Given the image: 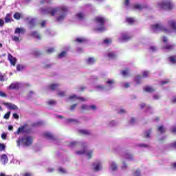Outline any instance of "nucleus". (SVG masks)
Instances as JSON below:
<instances>
[{
  "instance_id": "obj_1",
  "label": "nucleus",
  "mask_w": 176,
  "mask_h": 176,
  "mask_svg": "<svg viewBox=\"0 0 176 176\" xmlns=\"http://www.w3.org/2000/svg\"><path fill=\"white\" fill-rule=\"evenodd\" d=\"M69 12V8L65 6H62L58 8H48L47 9H41V14H51V16H54L56 13H60L56 17V21L59 23L64 21L65 17H67V13Z\"/></svg>"
},
{
  "instance_id": "obj_2",
  "label": "nucleus",
  "mask_w": 176,
  "mask_h": 176,
  "mask_svg": "<svg viewBox=\"0 0 176 176\" xmlns=\"http://www.w3.org/2000/svg\"><path fill=\"white\" fill-rule=\"evenodd\" d=\"M151 29L154 32H159V31H164V32H171L174 30L176 32V20L170 19L167 22V27L164 26L162 23H158L151 25Z\"/></svg>"
},
{
  "instance_id": "obj_3",
  "label": "nucleus",
  "mask_w": 176,
  "mask_h": 176,
  "mask_svg": "<svg viewBox=\"0 0 176 176\" xmlns=\"http://www.w3.org/2000/svg\"><path fill=\"white\" fill-rule=\"evenodd\" d=\"M158 10H173L175 9V4L170 0L158 1L156 5Z\"/></svg>"
},
{
  "instance_id": "obj_4",
  "label": "nucleus",
  "mask_w": 176,
  "mask_h": 176,
  "mask_svg": "<svg viewBox=\"0 0 176 176\" xmlns=\"http://www.w3.org/2000/svg\"><path fill=\"white\" fill-rule=\"evenodd\" d=\"M115 80L113 79H108L106 81V84L109 85L108 86H103L101 85H97L94 86V89L96 91H108L109 90H112L113 89V86L112 85H114Z\"/></svg>"
},
{
  "instance_id": "obj_5",
  "label": "nucleus",
  "mask_w": 176,
  "mask_h": 176,
  "mask_svg": "<svg viewBox=\"0 0 176 176\" xmlns=\"http://www.w3.org/2000/svg\"><path fill=\"white\" fill-rule=\"evenodd\" d=\"M82 149L76 151V153L80 156L82 155H86L87 159H91L93 157V150H87V143L82 144Z\"/></svg>"
},
{
  "instance_id": "obj_6",
  "label": "nucleus",
  "mask_w": 176,
  "mask_h": 176,
  "mask_svg": "<svg viewBox=\"0 0 176 176\" xmlns=\"http://www.w3.org/2000/svg\"><path fill=\"white\" fill-rule=\"evenodd\" d=\"M32 137L31 136H23L19 138L18 140H16V145L17 146H20V144H22L23 146H31L32 145Z\"/></svg>"
},
{
  "instance_id": "obj_7",
  "label": "nucleus",
  "mask_w": 176,
  "mask_h": 176,
  "mask_svg": "<svg viewBox=\"0 0 176 176\" xmlns=\"http://www.w3.org/2000/svg\"><path fill=\"white\" fill-rule=\"evenodd\" d=\"M95 21L96 22V31L99 32H102V31H105V28H104V23H105V18L102 16H96L95 18Z\"/></svg>"
},
{
  "instance_id": "obj_8",
  "label": "nucleus",
  "mask_w": 176,
  "mask_h": 176,
  "mask_svg": "<svg viewBox=\"0 0 176 176\" xmlns=\"http://www.w3.org/2000/svg\"><path fill=\"white\" fill-rule=\"evenodd\" d=\"M14 34H17L18 36L14 35L12 36V39L14 42L16 43H20V34H25V29L21 28H16L14 30Z\"/></svg>"
},
{
  "instance_id": "obj_9",
  "label": "nucleus",
  "mask_w": 176,
  "mask_h": 176,
  "mask_svg": "<svg viewBox=\"0 0 176 176\" xmlns=\"http://www.w3.org/2000/svg\"><path fill=\"white\" fill-rule=\"evenodd\" d=\"M43 137L44 138H46V140L51 141V142H54V140H56V137H54V135L49 131H45L43 133Z\"/></svg>"
},
{
  "instance_id": "obj_10",
  "label": "nucleus",
  "mask_w": 176,
  "mask_h": 176,
  "mask_svg": "<svg viewBox=\"0 0 176 176\" xmlns=\"http://www.w3.org/2000/svg\"><path fill=\"white\" fill-rule=\"evenodd\" d=\"M92 168L94 171H101L102 170V164L100 161H96L92 164Z\"/></svg>"
},
{
  "instance_id": "obj_11",
  "label": "nucleus",
  "mask_w": 176,
  "mask_h": 176,
  "mask_svg": "<svg viewBox=\"0 0 176 176\" xmlns=\"http://www.w3.org/2000/svg\"><path fill=\"white\" fill-rule=\"evenodd\" d=\"M131 38V36L129 33H122L118 41L119 42H127V41H130Z\"/></svg>"
},
{
  "instance_id": "obj_12",
  "label": "nucleus",
  "mask_w": 176,
  "mask_h": 176,
  "mask_svg": "<svg viewBox=\"0 0 176 176\" xmlns=\"http://www.w3.org/2000/svg\"><path fill=\"white\" fill-rule=\"evenodd\" d=\"M78 100L79 101H86V99L85 98H82L76 95H72L69 96L68 98L67 99V101H76Z\"/></svg>"
},
{
  "instance_id": "obj_13",
  "label": "nucleus",
  "mask_w": 176,
  "mask_h": 176,
  "mask_svg": "<svg viewBox=\"0 0 176 176\" xmlns=\"http://www.w3.org/2000/svg\"><path fill=\"white\" fill-rule=\"evenodd\" d=\"M96 105H91L89 106L87 104H82L81 106V109H83L84 111H90V109H92V111H94L96 109Z\"/></svg>"
},
{
  "instance_id": "obj_14",
  "label": "nucleus",
  "mask_w": 176,
  "mask_h": 176,
  "mask_svg": "<svg viewBox=\"0 0 176 176\" xmlns=\"http://www.w3.org/2000/svg\"><path fill=\"white\" fill-rule=\"evenodd\" d=\"M76 19L79 21H83L86 19V14L85 12H78L76 14Z\"/></svg>"
},
{
  "instance_id": "obj_15",
  "label": "nucleus",
  "mask_w": 176,
  "mask_h": 176,
  "mask_svg": "<svg viewBox=\"0 0 176 176\" xmlns=\"http://www.w3.org/2000/svg\"><path fill=\"white\" fill-rule=\"evenodd\" d=\"M21 84L20 82H14L12 83L9 87L8 89L12 90H17V89H20L21 87Z\"/></svg>"
},
{
  "instance_id": "obj_16",
  "label": "nucleus",
  "mask_w": 176,
  "mask_h": 176,
  "mask_svg": "<svg viewBox=\"0 0 176 176\" xmlns=\"http://www.w3.org/2000/svg\"><path fill=\"white\" fill-rule=\"evenodd\" d=\"M0 162L2 164H6L8 162H9V159L8 158V155L6 154H2L0 155Z\"/></svg>"
},
{
  "instance_id": "obj_17",
  "label": "nucleus",
  "mask_w": 176,
  "mask_h": 176,
  "mask_svg": "<svg viewBox=\"0 0 176 176\" xmlns=\"http://www.w3.org/2000/svg\"><path fill=\"white\" fill-rule=\"evenodd\" d=\"M58 87H60V84L52 83L47 87V89H48V90L54 91V90H57V89H58Z\"/></svg>"
},
{
  "instance_id": "obj_18",
  "label": "nucleus",
  "mask_w": 176,
  "mask_h": 176,
  "mask_svg": "<svg viewBox=\"0 0 176 176\" xmlns=\"http://www.w3.org/2000/svg\"><path fill=\"white\" fill-rule=\"evenodd\" d=\"M4 105H6V107H8L9 109H11L13 111H16V109H19V107L13 103H4Z\"/></svg>"
},
{
  "instance_id": "obj_19",
  "label": "nucleus",
  "mask_w": 176,
  "mask_h": 176,
  "mask_svg": "<svg viewBox=\"0 0 176 176\" xmlns=\"http://www.w3.org/2000/svg\"><path fill=\"white\" fill-rule=\"evenodd\" d=\"M8 60L11 64V65H16V61H17V59L16 58L13 57L12 54H8Z\"/></svg>"
},
{
  "instance_id": "obj_20",
  "label": "nucleus",
  "mask_w": 176,
  "mask_h": 176,
  "mask_svg": "<svg viewBox=\"0 0 176 176\" xmlns=\"http://www.w3.org/2000/svg\"><path fill=\"white\" fill-rule=\"evenodd\" d=\"M85 142H82V143H80V142H70L69 144H68V147L69 148H75V146H78V145H82L84 144Z\"/></svg>"
},
{
  "instance_id": "obj_21",
  "label": "nucleus",
  "mask_w": 176,
  "mask_h": 176,
  "mask_svg": "<svg viewBox=\"0 0 176 176\" xmlns=\"http://www.w3.org/2000/svg\"><path fill=\"white\" fill-rule=\"evenodd\" d=\"M175 47V44H166L162 48L164 50H173Z\"/></svg>"
},
{
  "instance_id": "obj_22",
  "label": "nucleus",
  "mask_w": 176,
  "mask_h": 176,
  "mask_svg": "<svg viewBox=\"0 0 176 176\" xmlns=\"http://www.w3.org/2000/svg\"><path fill=\"white\" fill-rule=\"evenodd\" d=\"M66 123H74L75 124H78V123H80L79 120L74 118H67L65 120Z\"/></svg>"
},
{
  "instance_id": "obj_23",
  "label": "nucleus",
  "mask_w": 176,
  "mask_h": 176,
  "mask_svg": "<svg viewBox=\"0 0 176 176\" xmlns=\"http://www.w3.org/2000/svg\"><path fill=\"white\" fill-rule=\"evenodd\" d=\"M110 170L111 171H116L118 170V164L115 163V162H112L110 164Z\"/></svg>"
},
{
  "instance_id": "obj_24",
  "label": "nucleus",
  "mask_w": 176,
  "mask_h": 176,
  "mask_svg": "<svg viewBox=\"0 0 176 176\" xmlns=\"http://www.w3.org/2000/svg\"><path fill=\"white\" fill-rule=\"evenodd\" d=\"M107 56L109 58L113 60V58H116V53L113 52H111L107 54Z\"/></svg>"
},
{
  "instance_id": "obj_25",
  "label": "nucleus",
  "mask_w": 176,
  "mask_h": 176,
  "mask_svg": "<svg viewBox=\"0 0 176 176\" xmlns=\"http://www.w3.org/2000/svg\"><path fill=\"white\" fill-rule=\"evenodd\" d=\"M123 157H125V159H127L128 160H133V156L130 153H126L123 155Z\"/></svg>"
},
{
  "instance_id": "obj_26",
  "label": "nucleus",
  "mask_w": 176,
  "mask_h": 176,
  "mask_svg": "<svg viewBox=\"0 0 176 176\" xmlns=\"http://www.w3.org/2000/svg\"><path fill=\"white\" fill-rule=\"evenodd\" d=\"M144 90L146 91L147 93H153L155 91V89L151 86H147L144 88Z\"/></svg>"
},
{
  "instance_id": "obj_27",
  "label": "nucleus",
  "mask_w": 176,
  "mask_h": 176,
  "mask_svg": "<svg viewBox=\"0 0 176 176\" xmlns=\"http://www.w3.org/2000/svg\"><path fill=\"white\" fill-rule=\"evenodd\" d=\"M24 130H25V125H23L22 126H20L18 128L16 132H15V134H20V133H24Z\"/></svg>"
},
{
  "instance_id": "obj_28",
  "label": "nucleus",
  "mask_w": 176,
  "mask_h": 176,
  "mask_svg": "<svg viewBox=\"0 0 176 176\" xmlns=\"http://www.w3.org/2000/svg\"><path fill=\"white\" fill-rule=\"evenodd\" d=\"M126 21L128 24H134V23H135V19H134V18L127 17Z\"/></svg>"
},
{
  "instance_id": "obj_29",
  "label": "nucleus",
  "mask_w": 176,
  "mask_h": 176,
  "mask_svg": "<svg viewBox=\"0 0 176 176\" xmlns=\"http://www.w3.org/2000/svg\"><path fill=\"white\" fill-rule=\"evenodd\" d=\"M32 36H34V38H36L37 39H41V34H39V33H38V32H32L31 33Z\"/></svg>"
},
{
  "instance_id": "obj_30",
  "label": "nucleus",
  "mask_w": 176,
  "mask_h": 176,
  "mask_svg": "<svg viewBox=\"0 0 176 176\" xmlns=\"http://www.w3.org/2000/svg\"><path fill=\"white\" fill-rule=\"evenodd\" d=\"M94 63H96V58L91 57L89 58L88 59H87V64H94Z\"/></svg>"
},
{
  "instance_id": "obj_31",
  "label": "nucleus",
  "mask_w": 176,
  "mask_h": 176,
  "mask_svg": "<svg viewBox=\"0 0 176 176\" xmlns=\"http://www.w3.org/2000/svg\"><path fill=\"white\" fill-rule=\"evenodd\" d=\"M152 133V130L148 129V131H146V132H144V136L146 138H151V133Z\"/></svg>"
},
{
  "instance_id": "obj_32",
  "label": "nucleus",
  "mask_w": 176,
  "mask_h": 176,
  "mask_svg": "<svg viewBox=\"0 0 176 176\" xmlns=\"http://www.w3.org/2000/svg\"><path fill=\"white\" fill-rule=\"evenodd\" d=\"M29 25L30 28H34V27H35V19H30V21H29Z\"/></svg>"
},
{
  "instance_id": "obj_33",
  "label": "nucleus",
  "mask_w": 176,
  "mask_h": 176,
  "mask_svg": "<svg viewBox=\"0 0 176 176\" xmlns=\"http://www.w3.org/2000/svg\"><path fill=\"white\" fill-rule=\"evenodd\" d=\"M158 131L163 134V133H166V128L163 126H160L158 127Z\"/></svg>"
},
{
  "instance_id": "obj_34",
  "label": "nucleus",
  "mask_w": 176,
  "mask_h": 176,
  "mask_svg": "<svg viewBox=\"0 0 176 176\" xmlns=\"http://www.w3.org/2000/svg\"><path fill=\"white\" fill-rule=\"evenodd\" d=\"M5 80H8V78H6V76L2 75V73H0V82H5Z\"/></svg>"
},
{
  "instance_id": "obj_35",
  "label": "nucleus",
  "mask_w": 176,
  "mask_h": 176,
  "mask_svg": "<svg viewBox=\"0 0 176 176\" xmlns=\"http://www.w3.org/2000/svg\"><path fill=\"white\" fill-rule=\"evenodd\" d=\"M80 133L81 134H83L84 135H90V131H89L87 130H80Z\"/></svg>"
},
{
  "instance_id": "obj_36",
  "label": "nucleus",
  "mask_w": 176,
  "mask_h": 176,
  "mask_svg": "<svg viewBox=\"0 0 176 176\" xmlns=\"http://www.w3.org/2000/svg\"><path fill=\"white\" fill-rule=\"evenodd\" d=\"M21 16V15L20 14V13L16 12V13L14 14L13 17H14V19H15L16 20H20Z\"/></svg>"
},
{
  "instance_id": "obj_37",
  "label": "nucleus",
  "mask_w": 176,
  "mask_h": 176,
  "mask_svg": "<svg viewBox=\"0 0 176 176\" xmlns=\"http://www.w3.org/2000/svg\"><path fill=\"white\" fill-rule=\"evenodd\" d=\"M116 124H118V122H116V121H111L109 123V127H115V126H116Z\"/></svg>"
},
{
  "instance_id": "obj_38",
  "label": "nucleus",
  "mask_w": 176,
  "mask_h": 176,
  "mask_svg": "<svg viewBox=\"0 0 176 176\" xmlns=\"http://www.w3.org/2000/svg\"><path fill=\"white\" fill-rule=\"evenodd\" d=\"M138 146H140V148H149V144L141 143L138 144Z\"/></svg>"
},
{
  "instance_id": "obj_39",
  "label": "nucleus",
  "mask_w": 176,
  "mask_h": 176,
  "mask_svg": "<svg viewBox=\"0 0 176 176\" xmlns=\"http://www.w3.org/2000/svg\"><path fill=\"white\" fill-rule=\"evenodd\" d=\"M134 9H136L138 10H142V6L140 4H135L133 6Z\"/></svg>"
},
{
  "instance_id": "obj_40",
  "label": "nucleus",
  "mask_w": 176,
  "mask_h": 176,
  "mask_svg": "<svg viewBox=\"0 0 176 176\" xmlns=\"http://www.w3.org/2000/svg\"><path fill=\"white\" fill-rule=\"evenodd\" d=\"M65 56H67V52L63 51L60 54H59V58H63V57H65Z\"/></svg>"
},
{
  "instance_id": "obj_41",
  "label": "nucleus",
  "mask_w": 176,
  "mask_h": 176,
  "mask_svg": "<svg viewBox=\"0 0 176 176\" xmlns=\"http://www.w3.org/2000/svg\"><path fill=\"white\" fill-rule=\"evenodd\" d=\"M142 76L143 78H148V76H149V72L148 71L143 72Z\"/></svg>"
},
{
  "instance_id": "obj_42",
  "label": "nucleus",
  "mask_w": 176,
  "mask_h": 176,
  "mask_svg": "<svg viewBox=\"0 0 176 176\" xmlns=\"http://www.w3.org/2000/svg\"><path fill=\"white\" fill-rule=\"evenodd\" d=\"M122 87H124L125 89H127V88L130 87V83L123 82V83H122Z\"/></svg>"
},
{
  "instance_id": "obj_43",
  "label": "nucleus",
  "mask_w": 176,
  "mask_h": 176,
  "mask_svg": "<svg viewBox=\"0 0 176 176\" xmlns=\"http://www.w3.org/2000/svg\"><path fill=\"white\" fill-rule=\"evenodd\" d=\"M6 148V146H5V144L0 143V152L5 151Z\"/></svg>"
},
{
  "instance_id": "obj_44",
  "label": "nucleus",
  "mask_w": 176,
  "mask_h": 176,
  "mask_svg": "<svg viewBox=\"0 0 176 176\" xmlns=\"http://www.w3.org/2000/svg\"><path fill=\"white\" fill-rule=\"evenodd\" d=\"M121 74L123 76H127V75H129V70H123L121 72Z\"/></svg>"
},
{
  "instance_id": "obj_45",
  "label": "nucleus",
  "mask_w": 176,
  "mask_h": 176,
  "mask_svg": "<svg viewBox=\"0 0 176 176\" xmlns=\"http://www.w3.org/2000/svg\"><path fill=\"white\" fill-rule=\"evenodd\" d=\"M23 69H24V66L20 65H16V71H23Z\"/></svg>"
},
{
  "instance_id": "obj_46",
  "label": "nucleus",
  "mask_w": 176,
  "mask_h": 176,
  "mask_svg": "<svg viewBox=\"0 0 176 176\" xmlns=\"http://www.w3.org/2000/svg\"><path fill=\"white\" fill-rule=\"evenodd\" d=\"M76 42H78V43H83L85 42V38H78L76 39Z\"/></svg>"
},
{
  "instance_id": "obj_47",
  "label": "nucleus",
  "mask_w": 176,
  "mask_h": 176,
  "mask_svg": "<svg viewBox=\"0 0 176 176\" xmlns=\"http://www.w3.org/2000/svg\"><path fill=\"white\" fill-rule=\"evenodd\" d=\"M141 79H142V77L138 76L135 78V82L139 84L141 83Z\"/></svg>"
},
{
  "instance_id": "obj_48",
  "label": "nucleus",
  "mask_w": 176,
  "mask_h": 176,
  "mask_svg": "<svg viewBox=\"0 0 176 176\" xmlns=\"http://www.w3.org/2000/svg\"><path fill=\"white\" fill-rule=\"evenodd\" d=\"M58 96H59V97H64L65 96V92L58 91Z\"/></svg>"
},
{
  "instance_id": "obj_49",
  "label": "nucleus",
  "mask_w": 176,
  "mask_h": 176,
  "mask_svg": "<svg viewBox=\"0 0 176 176\" xmlns=\"http://www.w3.org/2000/svg\"><path fill=\"white\" fill-rule=\"evenodd\" d=\"M146 108H147V110H146L147 113H153V111L152 110V107H151L150 106H147Z\"/></svg>"
},
{
  "instance_id": "obj_50",
  "label": "nucleus",
  "mask_w": 176,
  "mask_h": 176,
  "mask_svg": "<svg viewBox=\"0 0 176 176\" xmlns=\"http://www.w3.org/2000/svg\"><path fill=\"white\" fill-rule=\"evenodd\" d=\"M111 42L112 40L111 38H107L104 41V43H105V45H109Z\"/></svg>"
},
{
  "instance_id": "obj_51",
  "label": "nucleus",
  "mask_w": 176,
  "mask_h": 176,
  "mask_svg": "<svg viewBox=\"0 0 176 176\" xmlns=\"http://www.w3.org/2000/svg\"><path fill=\"white\" fill-rule=\"evenodd\" d=\"M58 171L60 173V174H65V173H67V170H65V169L63 168H59Z\"/></svg>"
},
{
  "instance_id": "obj_52",
  "label": "nucleus",
  "mask_w": 176,
  "mask_h": 176,
  "mask_svg": "<svg viewBox=\"0 0 176 176\" xmlns=\"http://www.w3.org/2000/svg\"><path fill=\"white\" fill-rule=\"evenodd\" d=\"M118 113H120V115H123V114L126 113V109H120L118 111Z\"/></svg>"
},
{
  "instance_id": "obj_53",
  "label": "nucleus",
  "mask_w": 176,
  "mask_h": 176,
  "mask_svg": "<svg viewBox=\"0 0 176 176\" xmlns=\"http://www.w3.org/2000/svg\"><path fill=\"white\" fill-rule=\"evenodd\" d=\"M156 50H157V47H156L155 46L153 45L150 47L151 52H156Z\"/></svg>"
},
{
  "instance_id": "obj_54",
  "label": "nucleus",
  "mask_w": 176,
  "mask_h": 176,
  "mask_svg": "<svg viewBox=\"0 0 176 176\" xmlns=\"http://www.w3.org/2000/svg\"><path fill=\"white\" fill-rule=\"evenodd\" d=\"M10 118V111H8L6 114L4 115V119H9Z\"/></svg>"
},
{
  "instance_id": "obj_55",
  "label": "nucleus",
  "mask_w": 176,
  "mask_h": 176,
  "mask_svg": "<svg viewBox=\"0 0 176 176\" xmlns=\"http://www.w3.org/2000/svg\"><path fill=\"white\" fill-rule=\"evenodd\" d=\"M137 122V120L134 118H131V120L129 121L130 124H134Z\"/></svg>"
},
{
  "instance_id": "obj_56",
  "label": "nucleus",
  "mask_w": 176,
  "mask_h": 176,
  "mask_svg": "<svg viewBox=\"0 0 176 176\" xmlns=\"http://www.w3.org/2000/svg\"><path fill=\"white\" fill-rule=\"evenodd\" d=\"M133 176H141V173L140 172V170H136Z\"/></svg>"
},
{
  "instance_id": "obj_57",
  "label": "nucleus",
  "mask_w": 176,
  "mask_h": 176,
  "mask_svg": "<svg viewBox=\"0 0 176 176\" xmlns=\"http://www.w3.org/2000/svg\"><path fill=\"white\" fill-rule=\"evenodd\" d=\"M77 105H78L77 104H74L72 105L71 107H70V110L71 111H74V109H75V108H76Z\"/></svg>"
},
{
  "instance_id": "obj_58",
  "label": "nucleus",
  "mask_w": 176,
  "mask_h": 176,
  "mask_svg": "<svg viewBox=\"0 0 176 176\" xmlns=\"http://www.w3.org/2000/svg\"><path fill=\"white\" fill-rule=\"evenodd\" d=\"M47 104H49V105H54V104H56V101L50 100L47 102Z\"/></svg>"
},
{
  "instance_id": "obj_59",
  "label": "nucleus",
  "mask_w": 176,
  "mask_h": 176,
  "mask_svg": "<svg viewBox=\"0 0 176 176\" xmlns=\"http://www.w3.org/2000/svg\"><path fill=\"white\" fill-rule=\"evenodd\" d=\"M159 98H160V96L155 94L153 96V100H159Z\"/></svg>"
},
{
  "instance_id": "obj_60",
  "label": "nucleus",
  "mask_w": 176,
  "mask_h": 176,
  "mask_svg": "<svg viewBox=\"0 0 176 176\" xmlns=\"http://www.w3.org/2000/svg\"><path fill=\"white\" fill-rule=\"evenodd\" d=\"M12 116H13L14 119H17V120H19V114H17V113H14V114L12 115Z\"/></svg>"
},
{
  "instance_id": "obj_61",
  "label": "nucleus",
  "mask_w": 176,
  "mask_h": 176,
  "mask_svg": "<svg viewBox=\"0 0 176 176\" xmlns=\"http://www.w3.org/2000/svg\"><path fill=\"white\" fill-rule=\"evenodd\" d=\"M47 52L48 53H53V52H54V48H49Z\"/></svg>"
},
{
  "instance_id": "obj_62",
  "label": "nucleus",
  "mask_w": 176,
  "mask_h": 176,
  "mask_svg": "<svg viewBox=\"0 0 176 176\" xmlns=\"http://www.w3.org/2000/svg\"><path fill=\"white\" fill-rule=\"evenodd\" d=\"M172 133H174L175 134H176V126H173L171 129Z\"/></svg>"
},
{
  "instance_id": "obj_63",
  "label": "nucleus",
  "mask_w": 176,
  "mask_h": 176,
  "mask_svg": "<svg viewBox=\"0 0 176 176\" xmlns=\"http://www.w3.org/2000/svg\"><path fill=\"white\" fill-rule=\"evenodd\" d=\"M0 96L1 97H6V95L5 93L0 91Z\"/></svg>"
},
{
  "instance_id": "obj_64",
  "label": "nucleus",
  "mask_w": 176,
  "mask_h": 176,
  "mask_svg": "<svg viewBox=\"0 0 176 176\" xmlns=\"http://www.w3.org/2000/svg\"><path fill=\"white\" fill-rule=\"evenodd\" d=\"M172 102L173 104H176V96H174L173 98H172Z\"/></svg>"
}]
</instances>
